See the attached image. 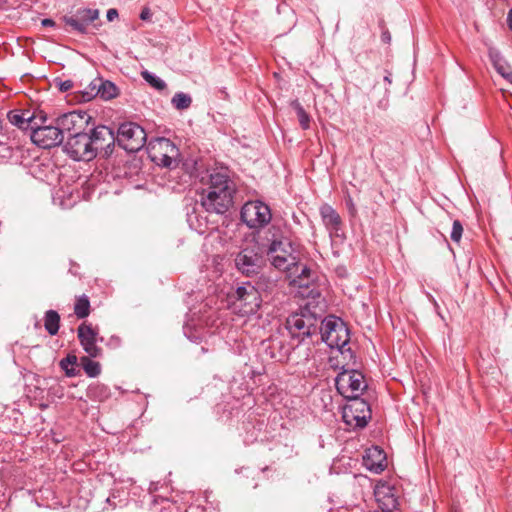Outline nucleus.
Returning <instances> with one entry per match:
<instances>
[{"label":"nucleus","mask_w":512,"mask_h":512,"mask_svg":"<svg viewBox=\"0 0 512 512\" xmlns=\"http://www.w3.org/2000/svg\"><path fill=\"white\" fill-rule=\"evenodd\" d=\"M28 119L33 121L29 123L28 131L30 133L33 132L36 127H43L48 125V118L46 114H44L42 111H40L39 113H30L28 115Z\"/></svg>","instance_id":"36"},{"label":"nucleus","mask_w":512,"mask_h":512,"mask_svg":"<svg viewBox=\"0 0 512 512\" xmlns=\"http://www.w3.org/2000/svg\"><path fill=\"white\" fill-rule=\"evenodd\" d=\"M509 76V82L512 84V75H508Z\"/></svg>","instance_id":"51"},{"label":"nucleus","mask_w":512,"mask_h":512,"mask_svg":"<svg viewBox=\"0 0 512 512\" xmlns=\"http://www.w3.org/2000/svg\"><path fill=\"white\" fill-rule=\"evenodd\" d=\"M100 77L92 80L89 85L81 92V100L84 102H88L95 97H99V91H97V87H99Z\"/></svg>","instance_id":"35"},{"label":"nucleus","mask_w":512,"mask_h":512,"mask_svg":"<svg viewBox=\"0 0 512 512\" xmlns=\"http://www.w3.org/2000/svg\"><path fill=\"white\" fill-rule=\"evenodd\" d=\"M91 148L95 158L99 155L108 158L112 155L116 143L114 131L105 125H98L88 132Z\"/></svg>","instance_id":"10"},{"label":"nucleus","mask_w":512,"mask_h":512,"mask_svg":"<svg viewBox=\"0 0 512 512\" xmlns=\"http://www.w3.org/2000/svg\"><path fill=\"white\" fill-rule=\"evenodd\" d=\"M362 461L363 466L374 474H380L388 465L385 450H365Z\"/></svg>","instance_id":"18"},{"label":"nucleus","mask_w":512,"mask_h":512,"mask_svg":"<svg viewBox=\"0 0 512 512\" xmlns=\"http://www.w3.org/2000/svg\"><path fill=\"white\" fill-rule=\"evenodd\" d=\"M41 24L44 27H54L55 26V21L50 19V18H45V19L42 20Z\"/></svg>","instance_id":"45"},{"label":"nucleus","mask_w":512,"mask_h":512,"mask_svg":"<svg viewBox=\"0 0 512 512\" xmlns=\"http://www.w3.org/2000/svg\"><path fill=\"white\" fill-rule=\"evenodd\" d=\"M74 312L80 319L86 318L90 313V302L86 295L79 297L74 306Z\"/></svg>","instance_id":"33"},{"label":"nucleus","mask_w":512,"mask_h":512,"mask_svg":"<svg viewBox=\"0 0 512 512\" xmlns=\"http://www.w3.org/2000/svg\"><path fill=\"white\" fill-rule=\"evenodd\" d=\"M429 297H430V299L432 300L433 304H434L435 306H437V302H436V300H435L431 295H429Z\"/></svg>","instance_id":"48"},{"label":"nucleus","mask_w":512,"mask_h":512,"mask_svg":"<svg viewBox=\"0 0 512 512\" xmlns=\"http://www.w3.org/2000/svg\"><path fill=\"white\" fill-rule=\"evenodd\" d=\"M90 120L87 112L74 110L57 117L55 123L62 135L64 132L77 134L86 130Z\"/></svg>","instance_id":"13"},{"label":"nucleus","mask_w":512,"mask_h":512,"mask_svg":"<svg viewBox=\"0 0 512 512\" xmlns=\"http://www.w3.org/2000/svg\"><path fill=\"white\" fill-rule=\"evenodd\" d=\"M319 332L321 334L322 341L330 348H335L341 353L351 351L349 347L346 348L350 342V332L340 318L333 315L327 316L321 320Z\"/></svg>","instance_id":"2"},{"label":"nucleus","mask_w":512,"mask_h":512,"mask_svg":"<svg viewBox=\"0 0 512 512\" xmlns=\"http://www.w3.org/2000/svg\"><path fill=\"white\" fill-rule=\"evenodd\" d=\"M267 255L271 264L280 270H290L300 260L298 245L286 237L274 238L267 248Z\"/></svg>","instance_id":"3"},{"label":"nucleus","mask_w":512,"mask_h":512,"mask_svg":"<svg viewBox=\"0 0 512 512\" xmlns=\"http://www.w3.org/2000/svg\"><path fill=\"white\" fill-rule=\"evenodd\" d=\"M491 60L495 70L507 81L509 80L508 75H512V69L510 65L505 61L500 53H491Z\"/></svg>","instance_id":"26"},{"label":"nucleus","mask_w":512,"mask_h":512,"mask_svg":"<svg viewBox=\"0 0 512 512\" xmlns=\"http://www.w3.org/2000/svg\"><path fill=\"white\" fill-rule=\"evenodd\" d=\"M265 263L261 248L257 244L242 248L234 258L236 270L245 277L258 276Z\"/></svg>","instance_id":"5"},{"label":"nucleus","mask_w":512,"mask_h":512,"mask_svg":"<svg viewBox=\"0 0 512 512\" xmlns=\"http://www.w3.org/2000/svg\"><path fill=\"white\" fill-rule=\"evenodd\" d=\"M31 141L44 149H50L63 142V135L57 124H48L43 127H36L30 134Z\"/></svg>","instance_id":"15"},{"label":"nucleus","mask_w":512,"mask_h":512,"mask_svg":"<svg viewBox=\"0 0 512 512\" xmlns=\"http://www.w3.org/2000/svg\"><path fill=\"white\" fill-rule=\"evenodd\" d=\"M381 40L386 43V44H389L391 42V34L389 31H383L382 34H381Z\"/></svg>","instance_id":"44"},{"label":"nucleus","mask_w":512,"mask_h":512,"mask_svg":"<svg viewBox=\"0 0 512 512\" xmlns=\"http://www.w3.org/2000/svg\"><path fill=\"white\" fill-rule=\"evenodd\" d=\"M271 218L270 207L260 200L248 201L241 209L242 221L252 229L266 226Z\"/></svg>","instance_id":"11"},{"label":"nucleus","mask_w":512,"mask_h":512,"mask_svg":"<svg viewBox=\"0 0 512 512\" xmlns=\"http://www.w3.org/2000/svg\"><path fill=\"white\" fill-rule=\"evenodd\" d=\"M87 397L94 401H105L110 397V389L102 383H93L88 386Z\"/></svg>","instance_id":"23"},{"label":"nucleus","mask_w":512,"mask_h":512,"mask_svg":"<svg viewBox=\"0 0 512 512\" xmlns=\"http://www.w3.org/2000/svg\"><path fill=\"white\" fill-rule=\"evenodd\" d=\"M78 358L74 354H68L65 358L61 359L59 365L64 370L67 377H75L79 374V370L76 368Z\"/></svg>","instance_id":"27"},{"label":"nucleus","mask_w":512,"mask_h":512,"mask_svg":"<svg viewBox=\"0 0 512 512\" xmlns=\"http://www.w3.org/2000/svg\"><path fill=\"white\" fill-rule=\"evenodd\" d=\"M463 233V226L459 220H455L452 225V230L450 233V238L454 242H459L461 240Z\"/></svg>","instance_id":"38"},{"label":"nucleus","mask_w":512,"mask_h":512,"mask_svg":"<svg viewBox=\"0 0 512 512\" xmlns=\"http://www.w3.org/2000/svg\"><path fill=\"white\" fill-rule=\"evenodd\" d=\"M310 274L311 270L307 266L302 267L301 273L298 276L300 286H308V283L305 282V278L308 279Z\"/></svg>","instance_id":"40"},{"label":"nucleus","mask_w":512,"mask_h":512,"mask_svg":"<svg viewBox=\"0 0 512 512\" xmlns=\"http://www.w3.org/2000/svg\"><path fill=\"white\" fill-rule=\"evenodd\" d=\"M235 297L241 303L245 313H255L263 301L251 281L239 286L236 289Z\"/></svg>","instance_id":"17"},{"label":"nucleus","mask_w":512,"mask_h":512,"mask_svg":"<svg viewBox=\"0 0 512 512\" xmlns=\"http://www.w3.org/2000/svg\"><path fill=\"white\" fill-rule=\"evenodd\" d=\"M509 76V82L512 84V75H508Z\"/></svg>","instance_id":"52"},{"label":"nucleus","mask_w":512,"mask_h":512,"mask_svg":"<svg viewBox=\"0 0 512 512\" xmlns=\"http://www.w3.org/2000/svg\"><path fill=\"white\" fill-rule=\"evenodd\" d=\"M187 223L190 229L197 232L199 235H203L209 230L208 218L199 211L197 205L187 211Z\"/></svg>","instance_id":"19"},{"label":"nucleus","mask_w":512,"mask_h":512,"mask_svg":"<svg viewBox=\"0 0 512 512\" xmlns=\"http://www.w3.org/2000/svg\"><path fill=\"white\" fill-rule=\"evenodd\" d=\"M262 344L265 346V350L267 353H269L271 359L282 361L287 357V352H281V350L284 348L281 340L273 339L264 341Z\"/></svg>","instance_id":"25"},{"label":"nucleus","mask_w":512,"mask_h":512,"mask_svg":"<svg viewBox=\"0 0 512 512\" xmlns=\"http://www.w3.org/2000/svg\"><path fill=\"white\" fill-rule=\"evenodd\" d=\"M183 329H184V334L191 341L196 342L199 339L197 336H194V335L190 334V332H189L190 331V327H189L188 324H185Z\"/></svg>","instance_id":"41"},{"label":"nucleus","mask_w":512,"mask_h":512,"mask_svg":"<svg viewBox=\"0 0 512 512\" xmlns=\"http://www.w3.org/2000/svg\"><path fill=\"white\" fill-rule=\"evenodd\" d=\"M75 15L87 28L90 23L99 17V10L91 8H80L75 12Z\"/></svg>","instance_id":"31"},{"label":"nucleus","mask_w":512,"mask_h":512,"mask_svg":"<svg viewBox=\"0 0 512 512\" xmlns=\"http://www.w3.org/2000/svg\"><path fill=\"white\" fill-rule=\"evenodd\" d=\"M60 316L55 310H48L45 313L44 326L50 335H56L59 330Z\"/></svg>","instance_id":"28"},{"label":"nucleus","mask_w":512,"mask_h":512,"mask_svg":"<svg viewBox=\"0 0 512 512\" xmlns=\"http://www.w3.org/2000/svg\"><path fill=\"white\" fill-rule=\"evenodd\" d=\"M391 74L390 73H387L385 76H384V81L387 82L388 84H391Z\"/></svg>","instance_id":"47"},{"label":"nucleus","mask_w":512,"mask_h":512,"mask_svg":"<svg viewBox=\"0 0 512 512\" xmlns=\"http://www.w3.org/2000/svg\"><path fill=\"white\" fill-rule=\"evenodd\" d=\"M77 336L80 345L89 357L97 358L101 356L102 349L97 346V342H102L103 338L98 336L96 328H93L91 324L82 323L77 329Z\"/></svg>","instance_id":"16"},{"label":"nucleus","mask_w":512,"mask_h":512,"mask_svg":"<svg viewBox=\"0 0 512 512\" xmlns=\"http://www.w3.org/2000/svg\"><path fill=\"white\" fill-rule=\"evenodd\" d=\"M172 105L178 110H184L190 107L192 98L189 94L177 92L171 100Z\"/></svg>","instance_id":"34"},{"label":"nucleus","mask_w":512,"mask_h":512,"mask_svg":"<svg viewBox=\"0 0 512 512\" xmlns=\"http://www.w3.org/2000/svg\"><path fill=\"white\" fill-rule=\"evenodd\" d=\"M30 111L12 110L7 114L9 122L21 130L28 131L29 123L33 122L28 119Z\"/></svg>","instance_id":"22"},{"label":"nucleus","mask_w":512,"mask_h":512,"mask_svg":"<svg viewBox=\"0 0 512 512\" xmlns=\"http://www.w3.org/2000/svg\"><path fill=\"white\" fill-rule=\"evenodd\" d=\"M106 17L108 21H113L118 17V11L114 8H111L107 11Z\"/></svg>","instance_id":"42"},{"label":"nucleus","mask_w":512,"mask_h":512,"mask_svg":"<svg viewBox=\"0 0 512 512\" xmlns=\"http://www.w3.org/2000/svg\"><path fill=\"white\" fill-rule=\"evenodd\" d=\"M92 357L83 356L80 358L81 365L88 377H97L101 373V365L99 362L93 361Z\"/></svg>","instance_id":"29"},{"label":"nucleus","mask_w":512,"mask_h":512,"mask_svg":"<svg viewBox=\"0 0 512 512\" xmlns=\"http://www.w3.org/2000/svg\"><path fill=\"white\" fill-rule=\"evenodd\" d=\"M507 23H508L509 29L512 31V8L508 12Z\"/></svg>","instance_id":"46"},{"label":"nucleus","mask_w":512,"mask_h":512,"mask_svg":"<svg viewBox=\"0 0 512 512\" xmlns=\"http://www.w3.org/2000/svg\"><path fill=\"white\" fill-rule=\"evenodd\" d=\"M291 107L295 110L298 121L302 129L307 130L310 127V116L309 114L304 110L303 106L300 104L298 100H293L291 102Z\"/></svg>","instance_id":"32"},{"label":"nucleus","mask_w":512,"mask_h":512,"mask_svg":"<svg viewBox=\"0 0 512 512\" xmlns=\"http://www.w3.org/2000/svg\"><path fill=\"white\" fill-rule=\"evenodd\" d=\"M111 340H115V342L118 344L119 343V338L118 337H111Z\"/></svg>","instance_id":"49"},{"label":"nucleus","mask_w":512,"mask_h":512,"mask_svg":"<svg viewBox=\"0 0 512 512\" xmlns=\"http://www.w3.org/2000/svg\"><path fill=\"white\" fill-rule=\"evenodd\" d=\"M152 14L149 8H144L140 13V18L142 20H149L151 18Z\"/></svg>","instance_id":"43"},{"label":"nucleus","mask_w":512,"mask_h":512,"mask_svg":"<svg viewBox=\"0 0 512 512\" xmlns=\"http://www.w3.org/2000/svg\"><path fill=\"white\" fill-rule=\"evenodd\" d=\"M147 141L145 130L137 123L120 124L116 134V143L129 153L140 151Z\"/></svg>","instance_id":"7"},{"label":"nucleus","mask_w":512,"mask_h":512,"mask_svg":"<svg viewBox=\"0 0 512 512\" xmlns=\"http://www.w3.org/2000/svg\"><path fill=\"white\" fill-rule=\"evenodd\" d=\"M335 384L338 392L346 399L360 397L368 387L362 372L355 369L340 372Z\"/></svg>","instance_id":"8"},{"label":"nucleus","mask_w":512,"mask_h":512,"mask_svg":"<svg viewBox=\"0 0 512 512\" xmlns=\"http://www.w3.org/2000/svg\"><path fill=\"white\" fill-rule=\"evenodd\" d=\"M342 418L345 424L353 429L364 428L371 419V408L368 401L361 397L347 399Z\"/></svg>","instance_id":"9"},{"label":"nucleus","mask_w":512,"mask_h":512,"mask_svg":"<svg viewBox=\"0 0 512 512\" xmlns=\"http://www.w3.org/2000/svg\"><path fill=\"white\" fill-rule=\"evenodd\" d=\"M149 156L158 166L175 169L179 164V149L168 138H157L149 143Z\"/></svg>","instance_id":"6"},{"label":"nucleus","mask_w":512,"mask_h":512,"mask_svg":"<svg viewBox=\"0 0 512 512\" xmlns=\"http://www.w3.org/2000/svg\"><path fill=\"white\" fill-rule=\"evenodd\" d=\"M256 280L252 283L253 287L257 289L259 296L262 300L265 297L272 295L277 288V280L270 275L260 273L256 276Z\"/></svg>","instance_id":"21"},{"label":"nucleus","mask_w":512,"mask_h":512,"mask_svg":"<svg viewBox=\"0 0 512 512\" xmlns=\"http://www.w3.org/2000/svg\"><path fill=\"white\" fill-rule=\"evenodd\" d=\"M320 317L312 313L310 308H301L299 312L291 314L286 320V328L291 337L303 341L306 337H311L319 332L321 323Z\"/></svg>","instance_id":"4"},{"label":"nucleus","mask_w":512,"mask_h":512,"mask_svg":"<svg viewBox=\"0 0 512 512\" xmlns=\"http://www.w3.org/2000/svg\"><path fill=\"white\" fill-rule=\"evenodd\" d=\"M377 509L374 512H398L396 488L387 482L379 481L374 488Z\"/></svg>","instance_id":"14"},{"label":"nucleus","mask_w":512,"mask_h":512,"mask_svg":"<svg viewBox=\"0 0 512 512\" xmlns=\"http://www.w3.org/2000/svg\"><path fill=\"white\" fill-rule=\"evenodd\" d=\"M236 187L226 172L210 174L209 185L201 197V208L208 213L224 214L233 204Z\"/></svg>","instance_id":"1"},{"label":"nucleus","mask_w":512,"mask_h":512,"mask_svg":"<svg viewBox=\"0 0 512 512\" xmlns=\"http://www.w3.org/2000/svg\"><path fill=\"white\" fill-rule=\"evenodd\" d=\"M97 91H99V97L102 100L108 101L118 96L119 89L118 87L109 80H104L100 77L99 87H97Z\"/></svg>","instance_id":"24"},{"label":"nucleus","mask_w":512,"mask_h":512,"mask_svg":"<svg viewBox=\"0 0 512 512\" xmlns=\"http://www.w3.org/2000/svg\"><path fill=\"white\" fill-rule=\"evenodd\" d=\"M370 448L376 449V448H380V447L378 445H372Z\"/></svg>","instance_id":"50"},{"label":"nucleus","mask_w":512,"mask_h":512,"mask_svg":"<svg viewBox=\"0 0 512 512\" xmlns=\"http://www.w3.org/2000/svg\"><path fill=\"white\" fill-rule=\"evenodd\" d=\"M141 76L155 90H157L159 92L166 90V87H167L166 82L163 79H161L160 77H158L157 75H155L154 73H152L148 70H143L141 72Z\"/></svg>","instance_id":"30"},{"label":"nucleus","mask_w":512,"mask_h":512,"mask_svg":"<svg viewBox=\"0 0 512 512\" xmlns=\"http://www.w3.org/2000/svg\"><path fill=\"white\" fill-rule=\"evenodd\" d=\"M54 82L61 92L69 91L73 87V82L71 80H61L56 78Z\"/></svg>","instance_id":"39"},{"label":"nucleus","mask_w":512,"mask_h":512,"mask_svg":"<svg viewBox=\"0 0 512 512\" xmlns=\"http://www.w3.org/2000/svg\"><path fill=\"white\" fill-rule=\"evenodd\" d=\"M63 151L75 161H91L95 158L86 130L71 134L63 145Z\"/></svg>","instance_id":"12"},{"label":"nucleus","mask_w":512,"mask_h":512,"mask_svg":"<svg viewBox=\"0 0 512 512\" xmlns=\"http://www.w3.org/2000/svg\"><path fill=\"white\" fill-rule=\"evenodd\" d=\"M65 23L70 26L73 30L77 31L80 34H85L87 32V28L85 25L76 17V15L66 16L64 17Z\"/></svg>","instance_id":"37"},{"label":"nucleus","mask_w":512,"mask_h":512,"mask_svg":"<svg viewBox=\"0 0 512 512\" xmlns=\"http://www.w3.org/2000/svg\"><path fill=\"white\" fill-rule=\"evenodd\" d=\"M320 215L329 233L331 235H337L341 228V218L339 214L330 205L325 204L320 208Z\"/></svg>","instance_id":"20"}]
</instances>
